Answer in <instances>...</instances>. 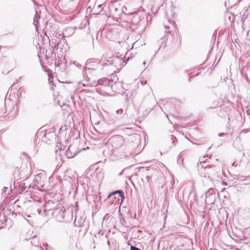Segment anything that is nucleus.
I'll return each instance as SVG.
<instances>
[{"mask_svg":"<svg viewBox=\"0 0 250 250\" xmlns=\"http://www.w3.org/2000/svg\"><path fill=\"white\" fill-rule=\"evenodd\" d=\"M76 155L75 153L72 154L70 152V148H68L67 150L66 151V156L68 158H72Z\"/></svg>","mask_w":250,"mask_h":250,"instance_id":"f03ea898","label":"nucleus"},{"mask_svg":"<svg viewBox=\"0 0 250 250\" xmlns=\"http://www.w3.org/2000/svg\"><path fill=\"white\" fill-rule=\"evenodd\" d=\"M118 61L120 62L121 60L119 59L115 58L114 60H112L111 62H118ZM110 64H112V63L110 62Z\"/></svg>","mask_w":250,"mask_h":250,"instance_id":"20e7f679","label":"nucleus"},{"mask_svg":"<svg viewBox=\"0 0 250 250\" xmlns=\"http://www.w3.org/2000/svg\"><path fill=\"white\" fill-rule=\"evenodd\" d=\"M223 185H225V186L227 185V183L226 182H223Z\"/></svg>","mask_w":250,"mask_h":250,"instance_id":"9d476101","label":"nucleus"},{"mask_svg":"<svg viewBox=\"0 0 250 250\" xmlns=\"http://www.w3.org/2000/svg\"><path fill=\"white\" fill-rule=\"evenodd\" d=\"M122 110L121 109H120V110H118L117 111V113L118 114L122 113Z\"/></svg>","mask_w":250,"mask_h":250,"instance_id":"1a4fd4ad","label":"nucleus"},{"mask_svg":"<svg viewBox=\"0 0 250 250\" xmlns=\"http://www.w3.org/2000/svg\"><path fill=\"white\" fill-rule=\"evenodd\" d=\"M113 197H114L115 198H117L118 201L121 200V202H122L125 198L124 192L121 190H116L110 193V198Z\"/></svg>","mask_w":250,"mask_h":250,"instance_id":"f257e3e1","label":"nucleus"},{"mask_svg":"<svg viewBox=\"0 0 250 250\" xmlns=\"http://www.w3.org/2000/svg\"><path fill=\"white\" fill-rule=\"evenodd\" d=\"M231 166H232V167H237V166H238V165H237V164H236H236H235V163H233L232 164V165H231Z\"/></svg>","mask_w":250,"mask_h":250,"instance_id":"0eeeda50","label":"nucleus"},{"mask_svg":"<svg viewBox=\"0 0 250 250\" xmlns=\"http://www.w3.org/2000/svg\"><path fill=\"white\" fill-rule=\"evenodd\" d=\"M224 133H221V134H219V135H220V136H222V135H224Z\"/></svg>","mask_w":250,"mask_h":250,"instance_id":"9b49d317","label":"nucleus"},{"mask_svg":"<svg viewBox=\"0 0 250 250\" xmlns=\"http://www.w3.org/2000/svg\"><path fill=\"white\" fill-rule=\"evenodd\" d=\"M248 132V130L247 129H244L243 130H242L240 133V134H241L242 133H247Z\"/></svg>","mask_w":250,"mask_h":250,"instance_id":"423d86ee","label":"nucleus"},{"mask_svg":"<svg viewBox=\"0 0 250 250\" xmlns=\"http://www.w3.org/2000/svg\"><path fill=\"white\" fill-rule=\"evenodd\" d=\"M224 190H225V188H223V189H222V192H223V191H224Z\"/></svg>","mask_w":250,"mask_h":250,"instance_id":"4468645a","label":"nucleus"},{"mask_svg":"<svg viewBox=\"0 0 250 250\" xmlns=\"http://www.w3.org/2000/svg\"><path fill=\"white\" fill-rule=\"evenodd\" d=\"M149 178H149V176H147V180H148V181H149V180H148V179H149Z\"/></svg>","mask_w":250,"mask_h":250,"instance_id":"f8f14e48","label":"nucleus"},{"mask_svg":"<svg viewBox=\"0 0 250 250\" xmlns=\"http://www.w3.org/2000/svg\"><path fill=\"white\" fill-rule=\"evenodd\" d=\"M184 153H181L180 155H179V160H180V158L182 157V156L183 155Z\"/></svg>","mask_w":250,"mask_h":250,"instance_id":"6e6552de","label":"nucleus"},{"mask_svg":"<svg viewBox=\"0 0 250 250\" xmlns=\"http://www.w3.org/2000/svg\"><path fill=\"white\" fill-rule=\"evenodd\" d=\"M113 87H114V86H113V85H112V86H111V88H112V89H113Z\"/></svg>","mask_w":250,"mask_h":250,"instance_id":"ddd939ff","label":"nucleus"},{"mask_svg":"<svg viewBox=\"0 0 250 250\" xmlns=\"http://www.w3.org/2000/svg\"><path fill=\"white\" fill-rule=\"evenodd\" d=\"M117 140L118 142L120 143V145L121 146L122 144L123 139L121 137H118Z\"/></svg>","mask_w":250,"mask_h":250,"instance_id":"7ed1b4c3","label":"nucleus"},{"mask_svg":"<svg viewBox=\"0 0 250 250\" xmlns=\"http://www.w3.org/2000/svg\"><path fill=\"white\" fill-rule=\"evenodd\" d=\"M131 250H140L139 248L132 246L131 247Z\"/></svg>","mask_w":250,"mask_h":250,"instance_id":"39448f33","label":"nucleus"}]
</instances>
